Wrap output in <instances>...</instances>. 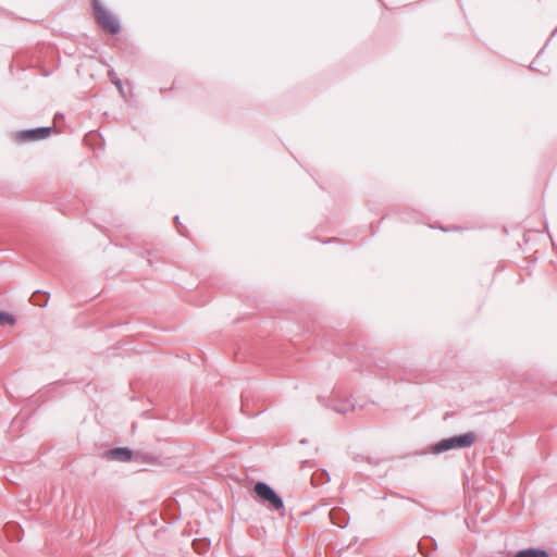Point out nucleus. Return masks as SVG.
Masks as SVG:
<instances>
[{"mask_svg":"<svg viewBox=\"0 0 557 557\" xmlns=\"http://www.w3.org/2000/svg\"><path fill=\"white\" fill-rule=\"evenodd\" d=\"M476 440L473 432H467L460 435L443 438L431 446V451L435 455L450 449H460L471 447Z\"/></svg>","mask_w":557,"mask_h":557,"instance_id":"f257e3e1","label":"nucleus"},{"mask_svg":"<svg viewBox=\"0 0 557 557\" xmlns=\"http://www.w3.org/2000/svg\"><path fill=\"white\" fill-rule=\"evenodd\" d=\"M95 16L97 20V23L100 25V27L111 34H116L120 32V24L114 18V16L102 7L100 0H94L92 1Z\"/></svg>","mask_w":557,"mask_h":557,"instance_id":"f03ea898","label":"nucleus"},{"mask_svg":"<svg viewBox=\"0 0 557 557\" xmlns=\"http://www.w3.org/2000/svg\"><path fill=\"white\" fill-rule=\"evenodd\" d=\"M255 492L261 499L268 502L273 510H280L284 507L283 499L267 483L258 482L255 485Z\"/></svg>","mask_w":557,"mask_h":557,"instance_id":"7ed1b4c3","label":"nucleus"},{"mask_svg":"<svg viewBox=\"0 0 557 557\" xmlns=\"http://www.w3.org/2000/svg\"><path fill=\"white\" fill-rule=\"evenodd\" d=\"M51 133V127H38L26 129L17 134L16 138L21 141L38 140L48 137Z\"/></svg>","mask_w":557,"mask_h":557,"instance_id":"20e7f679","label":"nucleus"},{"mask_svg":"<svg viewBox=\"0 0 557 557\" xmlns=\"http://www.w3.org/2000/svg\"><path fill=\"white\" fill-rule=\"evenodd\" d=\"M132 455H133L132 450H129L128 448H123V447L111 449L108 453V457L110 459L119 460V461H123V462L131 460Z\"/></svg>","mask_w":557,"mask_h":557,"instance_id":"39448f33","label":"nucleus"},{"mask_svg":"<svg viewBox=\"0 0 557 557\" xmlns=\"http://www.w3.org/2000/svg\"><path fill=\"white\" fill-rule=\"evenodd\" d=\"M513 557H548V554L544 549L527 548L518 550Z\"/></svg>","mask_w":557,"mask_h":557,"instance_id":"423d86ee","label":"nucleus"},{"mask_svg":"<svg viewBox=\"0 0 557 557\" xmlns=\"http://www.w3.org/2000/svg\"><path fill=\"white\" fill-rule=\"evenodd\" d=\"M15 323V318L8 313V312H4V311H0V324L1 325H7V324H14Z\"/></svg>","mask_w":557,"mask_h":557,"instance_id":"0eeeda50","label":"nucleus"},{"mask_svg":"<svg viewBox=\"0 0 557 557\" xmlns=\"http://www.w3.org/2000/svg\"><path fill=\"white\" fill-rule=\"evenodd\" d=\"M335 411L336 412H339V413H346L348 412L349 410L352 409V406L350 404H345V405H341V406H336L335 408Z\"/></svg>","mask_w":557,"mask_h":557,"instance_id":"6e6552de","label":"nucleus"},{"mask_svg":"<svg viewBox=\"0 0 557 557\" xmlns=\"http://www.w3.org/2000/svg\"><path fill=\"white\" fill-rule=\"evenodd\" d=\"M113 83L116 85V87L119 88L120 92L122 94L123 92V86H122V83L120 79H115L113 81Z\"/></svg>","mask_w":557,"mask_h":557,"instance_id":"1a4fd4ad","label":"nucleus"},{"mask_svg":"<svg viewBox=\"0 0 557 557\" xmlns=\"http://www.w3.org/2000/svg\"><path fill=\"white\" fill-rule=\"evenodd\" d=\"M337 525H338L339 528H344L346 524H341V523H338Z\"/></svg>","mask_w":557,"mask_h":557,"instance_id":"9d476101","label":"nucleus"}]
</instances>
